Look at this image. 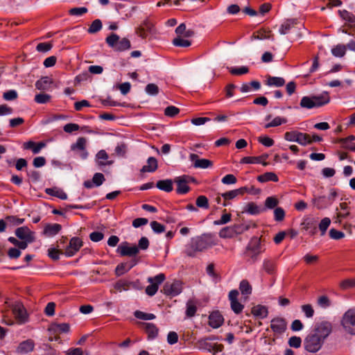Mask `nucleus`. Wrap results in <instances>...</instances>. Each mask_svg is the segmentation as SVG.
<instances>
[{"mask_svg": "<svg viewBox=\"0 0 355 355\" xmlns=\"http://www.w3.org/2000/svg\"><path fill=\"white\" fill-rule=\"evenodd\" d=\"M331 331L332 324L330 322L322 320L316 322L313 329L304 338L305 350L311 353L318 352L322 347L325 340Z\"/></svg>", "mask_w": 355, "mask_h": 355, "instance_id": "nucleus-1", "label": "nucleus"}, {"mask_svg": "<svg viewBox=\"0 0 355 355\" xmlns=\"http://www.w3.org/2000/svg\"><path fill=\"white\" fill-rule=\"evenodd\" d=\"M216 244L214 236L206 233L192 237L185 245L184 253L189 257H195L198 253L203 252Z\"/></svg>", "mask_w": 355, "mask_h": 355, "instance_id": "nucleus-2", "label": "nucleus"}, {"mask_svg": "<svg viewBox=\"0 0 355 355\" xmlns=\"http://www.w3.org/2000/svg\"><path fill=\"white\" fill-rule=\"evenodd\" d=\"M266 248L261 238L253 236L245 247L243 255L248 262L254 263L259 260V255L264 252Z\"/></svg>", "mask_w": 355, "mask_h": 355, "instance_id": "nucleus-3", "label": "nucleus"}, {"mask_svg": "<svg viewBox=\"0 0 355 355\" xmlns=\"http://www.w3.org/2000/svg\"><path fill=\"white\" fill-rule=\"evenodd\" d=\"M330 101V97L327 93L311 96H303L300 105L302 108L313 109L322 107Z\"/></svg>", "mask_w": 355, "mask_h": 355, "instance_id": "nucleus-4", "label": "nucleus"}, {"mask_svg": "<svg viewBox=\"0 0 355 355\" xmlns=\"http://www.w3.org/2000/svg\"><path fill=\"white\" fill-rule=\"evenodd\" d=\"M107 45L116 51H124L131 48L130 42L128 39L123 37L120 40L118 35L111 33L105 39Z\"/></svg>", "mask_w": 355, "mask_h": 355, "instance_id": "nucleus-5", "label": "nucleus"}, {"mask_svg": "<svg viewBox=\"0 0 355 355\" xmlns=\"http://www.w3.org/2000/svg\"><path fill=\"white\" fill-rule=\"evenodd\" d=\"M341 324L347 332L355 335V308L349 309L344 313Z\"/></svg>", "mask_w": 355, "mask_h": 355, "instance_id": "nucleus-6", "label": "nucleus"}, {"mask_svg": "<svg viewBox=\"0 0 355 355\" xmlns=\"http://www.w3.org/2000/svg\"><path fill=\"white\" fill-rule=\"evenodd\" d=\"M166 277L164 273H159L156 276L148 278V282L150 284L146 288V293L149 296H153L157 292L159 286L165 280Z\"/></svg>", "mask_w": 355, "mask_h": 355, "instance_id": "nucleus-7", "label": "nucleus"}, {"mask_svg": "<svg viewBox=\"0 0 355 355\" xmlns=\"http://www.w3.org/2000/svg\"><path fill=\"white\" fill-rule=\"evenodd\" d=\"M116 252L121 257H133L139 254V248L135 245H130L128 242L125 241L118 246Z\"/></svg>", "mask_w": 355, "mask_h": 355, "instance_id": "nucleus-8", "label": "nucleus"}, {"mask_svg": "<svg viewBox=\"0 0 355 355\" xmlns=\"http://www.w3.org/2000/svg\"><path fill=\"white\" fill-rule=\"evenodd\" d=\"M182 290V283L180 281H174L172 283L166 282L163 287L164 293L172 297L179 295Z\"/></svg>", "mask_w": 355, "mask_h": 355, "instance_id": "nucleus-9", "label": "nucleus"}, {"mask_svg": "<svg viewBox=\"0 0 355 355\" xmlns=\"http://www.w3.org/2000/svg\"><path fill=\"white\" fill-rule=\"evenodd\" d=\"M83 242L79 237H73L70 239L69 245L67 247L64 254L66 257H73L83 246Z\"/></svg>", "mask_w": 355, "mask_h": 355, "instance_id": "nucleus-10", "label": "nucleus"}, {"mask_svg": "<svg viewBox=\"0 0 355 355\" xmlns=\"http://www.w3.org/2000/svg\"><path fill=\"white\" fill-rule=\"evenodd\" d=\"M238 295L239 291L237 290H232L228 295L231 309L236 314L241 313L244 309V305L240 303L237 300Z\"/></svg>", "mask_w": 355, "mask_h": 355, "instance_id": "nucleus-11", "label": "nucleus"}, {"mask_svg": "<svg viewBox=\"0 0 355 355\" xmlns=\"http://www.w3.org/2000/svg\"><path fill=\"white\" fill-rule=\"evenodd\" d=\"M16 236L21 240H27L28 242H33L35 239V232L27 226L18 227L15 230Z\"/></svg>", "mask_w": 355, "mask_h": 355, "instance_id": "nucleus-12", "label": "nucleus"}, {"mask_svg": "<svg viewBox=\"0 0 355 355\" xmlns=\"http://www.w3.org/2000/svg\"><path fill=\"white\" fill-rule=\"evenodd\" d=\"M286 322L282 318H273L270 322V328L276 334H282L286 329Z\"/></svg>", "mask_w": 355, "mask_h": 355, "instance_id": "nucleus-13", "label": "nucleus"}, {"mask_svg": "<svg viewBox=\"0 0 355 355\" xmlns=\"http://www.w3.org/2000/svg\"><path fill=\"white\" fill-rule=\"evenodd\" d=\"M189 178V176L184 175L177 177L174 180V182L177 184L176 192L178 194H185L189 191L190 188L187 185Z\"/></svg>", "mask_w": 355, "mask_h": 355, "instance_id": "nucleus-14", "label": "nucleus"}, {"mask_svg": "<svg viewBox=\"0 0 355 355\" xmlns=\"http://www.w3.org/2000/svg\"><path fill=\"white\" fill-rule=\"evenodd\" d=\"M87 140L85 137H79L75 144H71V149L72 150H80L79 156L85 159L88 156V153L85 149Z\"/></svg>", "mask_w": 355, "mask_h": 355, "instance_id": "nucleus-15", "label": "nucleus"}, {"mask_svg": "<svg viewBox=\"0 0 355 355\" xmlns=\"http://www.w3.org/2000/svg\"><path fill=\"white\" fill-rule=\"evenodd\" d=\"M139 327H142L146 334L148 335V340H153L157 338L159 332V329L153 323L150 322H139Z\"/></svg>", "mask_w": 355, "mask_h": 355, "instance_id": "nucleus-16", "label": "nucleus"}, {"mask_svg": "<svg viewBox=\"0 0 355 355\" xmlns=\"http://www.w3.org/2000/svg\"><path fill=\"white\" fill-rule=\"evenodd\" d=\"M189 159L193 162V166L195 168H207L213 165L211 161L207 159H199L198 155L194 153L190 154Z\"/></svg>", "mask_w": 355, "mask_h": 355, "instance_id": "nucleus-17", "label": "nucleus"}, {"mask_svg": "<svg viewBox=\"0 0 355 355\" xmlns=\"http://www.w3.org/2000/svg\"><path fill=\"white\" fill-rule=\"evenodd\" d=\"M268 158V154H263L257 157H243L240 163L241 164H261L263 166H267L268 164L266 160Z\"/></svg>", "mask_w": 355, "mask_h": 355, "instance_id": "nucleus-18", "label": "nucleus"}, {"mask_svg": "<svg viewBox=\"0 0 355 355\" xmlns=\"http://www.w3.org/2000/svg\"><path fill=\"white\" fill-rule=\"evenodd\" d=\"M137 261L135 259H132L129 262L121 263L119 264L115 268V274L119 277L125 272H128L132 268L137 265Z\"/></svg>", "mask_w": 355, "mask_h": 355, "instance_id": "nucleus-19", "label": "nucleus"}, {"mask_svg": "<svg viewBox=\"0 0 355 355\" xmlns=\"http://www.w3.org/2000/svg\"><path fill=\"white\" fill-rule=\"evenodd\" d=\"M297 24L298 21L296 19H288L280 26L279 32L281 35L288 34L292 30L295 29V26Z\"/></svg>", "mask_w": 355, "mask_h": 355, "instance_id": "nucleus-20", "label": "nucleus"}, {"mask_svg": "<svg viewBox=\"0 0 355 355\" xmlns=\"http://www.w3.org/2000/svg\"><path fill=\"white\" fill-rule=\"evenodd\" d=\"M35 343L31 339H27L19 343L17 348V352L19 354H27L33 351Z\"/></svg>", "mask_w": 355, "mask_h": 355, "instance_id": "nucleus-21", "label": "nucleus"}, {"mask_svg": "<svg viewBox=\"0 0 355 355\" xmlns=\"http://www.w3.org/2000/svg\"><path fill=\"white\" fill-rule=\"evenodd\" d=\"M223 321V317L218 311L211 313L209 317V324L214 329L220 327Z\"/></svg>", "mask_w": 355, "mask_h": 355, "instance_id": "nucleus-22", "label": "nucleus"}, {"mask_svg": "<svg viewBox=\"0 0 355 355\" xmlns=\"http://www.w3.org/2000/svg\"><path fill=\"white\" fill-rule=\"evenodd\" d=\"M13 314L17 320L21 322H25L27 315L24 306L20 304H15L12 309Z\"/></svg>", "mask_w": 355, "mask_h": 355, "instance_id": "nucleus-23", "label": "nucleus"}, {"mask_svg": "<svg viewBox=\"0 0 355 355\" xmlns=\"http://www.w3.org/2000/svg\"><path fill=\"white\" fill-rule=\"evenodd\" d=\"M277 268L276 260L271 258L264 259L262 263V268L268 275H273L275 273Z\"/></svg>", "mask_w": 355, "mask_h": 355, "instance_id": "nucleus-24", "label": "nucleus"}, {"mask_svg": "<svg viewBox=\"0 0 355 355\" xmlns=\"http://www.w3.org/2000/svg\"><path fill=\"white\" fill-rule=\"evenodd\" d=\"M252 38L255 40H274V35L269 29L261 28L253 33Z\"/></svg>", "mask_w": 355, "mask_h": 355, "instance_id": "nucleus-25", "label": "nucleus"}, {"mask_svg": "<svg viewBox=\"0 0 355 355\" xmlns=\"http://www.w3.org/2000/svg\"><path fill=\"white\" fill-rule=\"evenodd\" d=\"M301 226L305 230H310L309 233L311 235H315L317 232V227L315 226V220L312 218H306L301 223Z\"/></svg>", "mask_w": 355, "mask_h": 355, "instance_id": "nucleus-26", "label": "nucleus"}, {"mask_svg": "<svg viewBox=\"0 0 355 355\" xmlns=\"http://www.w3.org/2000/svg\"><path fill=\"white\" fill-rule=\"evenodd\" d=\"M251 313L254 316L263 319L268 316V311L266 306L259 304L252 308Z\"/></svg>", "mask_w": 355, "mask_h": 355, "instance_id": "nucleus-27", "label": "nucleus"}, {"mask_svg": "<svg viewBox=\"0 0 355 355\" xmlns=\"http://www.w3.org/2000/svg\"><path fill=\"white\" fill-rule=\"evenodd\" d=\"M157 167L158 164L156 158L154 157H150L147 159V164L144 165L140 171L141 173H152L155 172L157 169Z\"/></svg>", "mask_w": 355, "mask_h": 355, "instance_id": "nucleus-28", "label": "nucleus"}, {"mask_svg": "<svg viewBox=\"0 0 355 355\" xmlns=\"http://www.w3.org/2000/svg\"><path fill=\"white\" fill-rule=\"evenodd\" d=\"M46 146L44 142H39L36 144L33 141H29L24 144V148L31 150L34 154H37Z\"/></svg>", "mask_w": 355, "mask_h": 355, "instance_id": "nucleus-29", "label": "nucleus"}, {"mask_svg": "<svg viewBox=\"0 0 355 355\" xmlns=\"http://www.w3.org/2000/svg\"><path fill=\"white\" fill-rule=\"evenodd\" d=\"M261 88V83L258 80H252L250 83H243L240 90L243 93H247L253 90H259Z\"/></svg>", "mask_w": 355, "mask_h": 355, "instance_id": "nucleus-30", "label": "nucleus"}, {"mask_svg": "<svg viewBox=\"0 0 355 355\" xmlns=\"http://www.w3.org/2000/svg\"><path fill=\"white\" fill-rule=\"evenodd\" d=\"M62 229L60 224H48L44 227V234L47 236H53L56 235Z\"/></svg>", "mask_w": 355, "mask_h": 355, "instance_id": "nucleus-31", "label": "nucleus"}, {"mask_svg": "<svg viewBox=\"0 0 355 355\" xmlns=\"http://www.w3.org/2000/svg\"><path fill=\"white\" fill-rule=\"evenodd\" d=\"M45 193L49 196L57 197L61 200L67 199V193L61 189L57 187L46 188L45 189Z\"/></svg>", "mask_w": 355, "mask_h": 355, "instance_id": "nucleus-32", "label": "nucleus"}, {"mask_svg": "<svg viewBox=\"0 0 355 355\" xmlns=\"http://www.w3.org/2000/svg\"><path fill=\"white\" fill-rule=\"evenodd\" d=\"M286 81L282 77H276V76H268L267 77V79L266 80V85L268 86L272 87H282L284 85Z\"/></svg>", "mask_w": 355, "mask_h": 355, "instance_id": "nucleus-33", "label": "nucleus"}, {"mask_svg": "<svg viewBox=\"0 0 355 355\" xmlns=\"http://www.w3.org/2000/svg\"><path fill=\"white\" fill-rule=\"evenodd\" d=\"M96 162L99 166H106L112 164V161H107L108 159V155L104 150H101L98 152L96 155Z\"/></svg>", "mask_w": 355, "mask_h": 355, "instance_id": "nucleus-34", "label": "nucleus"}, {"mask_svg": "<svg viewBox=\"0 0 355 355\" xmlns=\"http://www.w3.org/2000/svg\"><path fill=\"white\" fill-rule=\"evenodd\" d=\"M51 83V79L48 76H44L36 81L35 87L39 90H47Z\"/></svg>", "mask_w": 355, "mask_h": 355, "instance_id": "nucleus-35", "label": "nucleus"}, {"mask_svg": "<svg viewBox=\"0 0 355 355\" xmlns=\"http://www.w3.org/2000/svg\"><path fill=\"white\" fill-rule=\"evenodd\" d=\"M259 182H267L269 181L277 182L279 180L277 175L273 172H266L257 177Z\"/></svg>", "mask_w": 355, "mask_h": 355, "instance_id": "nucleus-36", "label": "nucleus"}, {"mask_svg": "<svg viewBox=\"0 0 355 355\" xmlns=\"http://www.w3.org/2000/svg\"><path fill=\"white\" fill-rule=\"evenodd\" d=\"M156 187L160 190L171 192L173 189V181L169 179L159 180L156 184Z\"/></svg>", "mask_w": 355, "mask_h": 355, "instance_id": "nucleus-37", "label": "nucleus"}, {"mask_svg": "<svg viewBox=\"0 0 355 355\" xmlns=\"http://www.w3.org/2000/svg\"><path fill=\"white\" fill-rule=\"evenodd\" d=\"M236 228V226L225 227L219 232V236L220 238H232L237 233Z\"/></svg>", "mask_w": 355, "mask_h": 355, "instance_id": "nucleus-38", "label": "nucleus"}, {"mask_svg": "<svg viewBox=\"0 0 355 355\" xmlns=\"http://www.w3.org/2000/svg\"><path fill=\"white\" fill-rule=\"evenodd\" d=\"M338 12L343 20L352 25L355 24V15L353 13L346 10H339Z\"/></svg>", "mask_w": 355, "mask_h": 355, "instance_id": "nucleus-39", "label": "nucleus"}, {"mask_svg": "<svg viewBox=\"0 0 355 355\" xmlns=\"http://www.w3.org/2000/svg\"><path fill=\"white\" fill-rule=\"evenodd\" d=\"M239 289L242 295H249L252 293V286L249 282L246 279H243L240 282Z\"/></svg>", "mask_w": 355, "mask_h": 355, "instance_id": "nucleus-40", "label": "nucleus"}, {"mask_svg": "<svg viewBox=\"0 0 355 355\" xmlns=\"http://www.w3.org/2000/svg\"><path fill=\"white\" fill-rule=\"evenodd\" d=\"M346 46L344 44H337L331 49V53L337 58H342L345 55Z\"/></svg>", "mask_w": 355, "mask_h": 355, "instance_id": "nucleus-41", "label": "nucleus"}, {"mask_svg": "<svg viewBox=\"0 0 355 355\" xmlns=\"http://www.w3.org/2000/svg\"><path fill=\"white\" fill-rule=\"evenodd\" d=\"M197 311V306L196 303L192 300H189L187 302V309H186V316L187 318H192L195 315Z\"/></svg>", "mask_w": 355, "mask_h": 355, "instance_id": "nucleus-42", "label": "nucleus"}, {"mask_svg": "<svg viewBox=\"0 0 355 355\" xmlns=\"http://www.w3.org/2000/svg\"><path fill=\"white\" fill-rule=\"evenodd\" d=\"M297 143L302 146H306L313 143L311 137L306 133L300 132L298 138H297Z\"/></svg>", "mask_w": 355, "mask_h": 355, "instance_id": "nucleus-43", "label": "nucleus"}, {"mask_svg": "<svg viewBox=\"0 0 355 355\" xmlns=\"http://www.w3.org/2000/svg\"><path fill=\"white\" fill-rule=\"evenodd\" d=\"M102 21L99 19H96L92 22L87 29V32L90 34H94L100 31L102 29Z\"/></svg>", "mask_w": 355, "mask_h": 355, "instance_id": "nucleus-44", "label": "nucleus"}, {"mask_svg": "<svg viewBox=\"0 0 355 355\" xmlns=\"http://www.w3.org/2000/svg\"><path fill=\"white\" fill-rule=\"evenodd\" d=\"M287 122V119L281 116L275 117L270 123H268L265 125V128H270L272 127H277L281 125L282 124L286 123Z\"/></svg>", "mask_w": 355, "mask_h": 355, "instance_id": "nucleus-45", "label": "nucleus"}, {"mask_svg": "<svg viewBox=\"0 0 355 355\" xmlns=\"http://www.w3.org/2000/svg\"><path fill=\"white\" fill-rule=\"evenodd\" d=\"M134 315L137 319L143 320H151L156 318V315L153 313H147L139 310L134 312Z\"/></svg>", "mask_w": 355, "mask_h": 355, "instance_id": "nucleus-46", "label": "nucleus"}, {"mask_svg": "<svg viewBox=\"0 0 355 355\" xmlns=\"http://www.w3.org/2000/svg\"><path fill=\"white\" fill-rule=\"evenodd\" d=\"M244 211L251 214L257 215L261 213V208L254 202H249L245 207Z\"/></svg>", "mask_w": 355, "mask_h": 355, "instance_id": "nucleus-47", "label": "nucleus"}, {"mask_svg": "<svg viewBox=\"0 0 355 355\" xmlns=\"http://www.w3.org/2000/svg\"><path fill=\"white\" fill-rule=\"evenodd\" d=\"M196 203L197 207L202 209H207L209 207L208 198L205 196H199Z\"/></svg>", "mask_w": 355, "mask_h": 355, "instance_id": "nucleus-48", "label": "nucleus"}, {"mask_svg": "<svg viewBox=\"0 0 355 355\" xmlns=\"http://www.w3.org/2000/svg\"><path fill=\"white\" fill-rule=\"evenodd\" d=\"M172 43L175 46L179 47H188L191 44V41L183 39L181 37L174 38Z\"/></svg>", "mask_w": 355, "mask_h": 355, "instance_id": "nucleus-49", "label": "nucleus"}, {"mask_svg": "<svg viewBox=\"0 0 355 355\" xmlns=\"http://www.w3.org/2000/svg\"><path fill=\"white\" fill-rule=\"evenodd\" d=\"M331 224V220L328 217L322 218L319 223V230L321 232V236H324Z\"/></svg>", "mask_w": 355, "mask_h": 355, "instance_id": "nucleus-50", "label": "nucleus"}, {"mask_svg": "<svg viewBox=\"0 0 355 355\" xmlns=\"http://www.w3.org/2000/svg\"><path fill=\"white\" fill-rule=\"evenodd\" d=\"M326 200L327 198L325 196H320L315 198L313 200V202L318 209H323L327 208L329 205V204L327 203Z\"/></svg>", "mask_w": 355, "mask_h": 355, "instance_id": "nucleus-51", "label": "nucleus"}, {"mask_svg": "<svg viewBox=\"0 0 355 355\" xmlns=\"http://www.w3.org/2000/svg\"><path fill=\"white\" fill-rule=\"evenodd\" d=\"M241 194V191L234 189L230 191H227L221 194V197L225 200V201H228L230 200H232L235 198L236 196Z\"/></svg>", "mask_w": 355, "mask_h": 355, "instance_id": "nucleus-52", "label": "nucleus"}, {"mask_svg": "<svg viewBox=\"0 0 355 355\" xmlns=\"http://www.w3.org/2000/svg\"><path fill=\"white\" fill-rule=\"evenodd\" d=\"M51 96L49 94H44V93H40L35 96V101L40 104H44L48 103Z\"/></svg>", "mask_w": 355, "mask_h": 355, "instance_id": "nucleus-53", "label": "nucleus"}, {"mask_svg": "<svg viewBox=\"0 0 355 355\" xmlns=\"http://www.w3.org/2000/svg\"><path fill=\"white\" fill-rule=\"evenodd\" d=\"M88 11L86 7H76L70 9L69 13L72 16H82Z\"/></svg>", "mask_w": 355, "mask_h": 355, "instance_id": "nucleus-54", "label": "nucleus"}, {"mask_svg": "<svg viewBox=\"0 0 355 355\" xmlns=\"http://www.w3.org/2000/svg\"><path fill=\"white\" fill-rule=\"evenodd\" d=\"M340 287L343 290H347L355 287V279H346L340 283Z\"/></svg>", "mask_w": 355, "mask_h": 355, "instance_id": "nucleus-55", "label": "nucleus"}, {"mask_svg": "<svg viewBox=\"0 0 355 355\" xmlns=\"http://www.w3.org/2000/svg\"><path fill=\"white\" fill-rule=\"evenodd\" d=\"M153 231L156 234H161L165 231V226L157 221L153 220L150 223Z\"/></svg>", "mask_w": 355, "mask_h": 355, "instance_id": "nucleus-56", "label": "nucleus"}, {"mask_svg": "<svg viewBox=\"0 0 355 355\" xmlns=\"http://www.w3.org/2000/svg\"><path fill=\"white\" fill-rule=\"evenodd\" d=\"M347 204L346 202H341L340 203V208L341 210H343L342 212H338L337 213V218L340 220L347 218L349 212L347 210Z\"/></svg>", "mask_w": 355, "mask_h": 355, "instance_id": "nucleus-57", "label": "nucleus"}, {"mask_svg": "<svg viewBox=\"0 0 355 355\" xmlns=\"http://www.w3.org/2000/svg\"><path fill=\"white\" fill-rule=\"evenodd\" d=\"M300 132L297 130H293L291 132H286L284 134V139L288 141H295L297 142V138H298Z\"/></svg>", "mask_w": 355, "mask_h": 355, "instance_id": "nucleus-58", "label": "nucleus"}, {"mask_svg": "<svg viewBox=\"0 0 355 355\" xmlns=\"http://www.w3.org/2000/svg\"><path fill=\"white\" fill-rule=\"evenodd\" d=\"M318 304L322 309H327L331 305L329 297L326 295L320 296L318 299Z\"/></svg>", "mask_w": 355, "mask_h": 355, "instance_id": "nucleus-59", "label": "nucleus"}, {"mask_svg": "<svg viewBox=\"0 0 355 355\" xmlns=\"http://www.w3.org/2000/svg\"><path fill=\"white\" fill-rule=\"evenodd\" d=\"M179 112H180L179 108L176 107L173 105L168 106L164 110V114L166 116H170V117H174L175 116L178 114Z\"/></svg>", "mask_w": 355, "mask_h": 355, "instance_id": "nucleus-60", "label": "nucleus"}, {"mask_svg": "<svg viewBox=\"0 0 355 355\" xmlns=\"http://www.w3.org/2000/svg\"><path fill=\"white\" fill-rule=\"evenodd\" d=\"M249 71V69L247 67H241L236 68H231L230 72L232 75L241 76L247 73Z\"/></svg>", "mask_w": 355, "mask_h": 355, "instance_id": "nucleus-61", "label": "nucleus"}, {"mask_svg": "<svg viewBox=\"0 0 355 355\" xmlns=\"http://www.w3.org/2000/svg\"><path fill=\"white\" fill-rule=\"evenodd\" d=\"M146 92L149 95H157L159 93V87L154 83H149L146 87Z\"/></svg>", "mask_w": 355, "mask_h": 355, "instance_id": "nucleus-62", "label": "nucleus"}, {"mask_svg": "<svg viewBox=\"0 0 355 355\" xmlns=\"http://www.w3.org/2000/svg\"><path fill=\"white\" fill-rule=\"evenodd\" d=\"M6 223L12 224L14 225H19L24 222V219L17 218L15 216H8L6 217Z\"/></svg>", "mask_w": 355, "mask_h": 355, "instance_id": "nucleus-63", "label": "nucleus"}, {"mask_svg": "<svg viewBox=\"0 0 355 355\" xmlns=\"http://www.w3.org/2000/svg\"><path fill=\"white\" fill-rule=\"evenodd\" d=\"M53 45L49 42L39 43L36 46V50L39 52L46 53L52 49Z\"/></svg>", "mask_w": 355, "mask_h": 355, "instance_id": "nucleus-64", "label": "nucleus"}]
</instances>
